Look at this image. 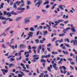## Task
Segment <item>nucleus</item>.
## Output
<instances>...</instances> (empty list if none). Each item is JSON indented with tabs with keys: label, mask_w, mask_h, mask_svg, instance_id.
Listing matches in <instances>:
<instances>
[{
	"label": "nucleus",
	"mask_w": 77,
	"mask_h": 77,
	"mask_svg": "<svg viewBox=\"0 0 77 77\" xmlns=\"http://www.w3.org/2000/svg\"><path fill=\"white\" fill-rule=\"evenodd\" d=\"M20 7L17 8V9L18 11H22V12H24V10H25V8H22V7L24 6V3L20 5Z\"/></svg>",
	"instance_id": "obj_2"
},
{
	"label": "nucleus",
	"mask_w": 77,
	"mask_h": 77,
	"mask_svg": "<svg viewBox=\"0 0 77 77\" xmlns=\"http://www.w3.org/2000/svg\"><path fill=\"white\" fill-rule=\"evenodd\" d=\"M2 23L3 24H5L6 23V21H2Z\"/></svg>",
	"instance_id": "obj_56"
},
{
	"label": "nucleus",
	"mask_w": 77,
	"mask_h": 77,
	"mask_svg": "<svg viewBox=\"0 0 77 77\" xmlns=\"http://www.w3.org/2000/svg\"><path fill=\"white\" fill-rule=\"evenodd\" d=\"M11 14V12H8L7 13V11H4V14L5 15H8L9 17H10L11 16V14Z\"/></svg>",
	"instance_id": "obj_4"
},
{
	"label": "nucleus",
	"mask_w": 77,
	"mask_h": 77,
	"mask_svg": "<svg viewBox=\"0 0 77 77\" xmlns=\"http://www.w3.org/2000/svg\"><path fill=\"white\" fill-rule=\"evenodd\" d=\"M43 28L44 29H47V27L45 26H43Z\"/></svg>",
	"instance_id": "obj_60"
},
{
	"label": "nucleus",
	"mask_w": 77,
	"mask_h": 77,
	"mask_svg": "<svg viewBox=\"0 0 77 77\" xmlns=\"http://www.w3.org/2000/svg\"><path fill=\"white\" fill-rule=\"evenodd\" d=\"M62 52L64 54H68V52L67 51H63Z\"/></svg>",
	"instance_id": "obj_12"
},
{
	"label": "nucleus",
	"mask_w": 77,
	"mask_h": 77,
	"mask_svg": "<svg viewBox=\"0 0 77 77\" xmlns=\"http://www.w3.org/2000/svg\"><path fill=\"white\" fill-rule=\"evenodd\" d=\"M38 50H41L42 49V47H41V45H39V47H38Z\"/></svg>",
	"instance_id": "obj_31"
},
{
	"label": "nucleus",
	"mask_w": 77,
	"mask_h": 77,
	"mask_svg": "<svg viewBox=\"0 0 77 77\" xmlns=\"http://www.w3.org/2000/svg\"><path fill=\"white\" fill-rule=\"evenodd\" d=\"M32 50H29V53H32Z\"/></svg>",
	"instance_id": "obj_63"
},
{
	"label": "nucleus",
	"mask_w": 77,
	"mask_h": 77,
	"mask_svg": "<svg viewBox=\"0 0 77 77\" xmlns=\"http://www.w3.org/2000/svg\"><path fill=\"white\" fill-rule=\"evenodd\" d=\"M65 45H66V47H68L69 48V47H70V46H69V45H67V44H66L65 43Z\"/></svg>",
	"instance_id": "obj_54"
},
{
	"label": "nucleus",
	"mask_w": 77,
	"mask_h": 77,
	"mask_svg": "<svg viewBox=\"0 0 77 77\" xmlns=\"http://www.w3.org/2000/svg\"><path fill=\"white\" fill-rule=\"evenodd\" d=\"M72 41L74 45H77V41L76 40H73Z\"/></svg>",
	"instance_id": "obj_7"
},
{
	"label": "nucleus",
	"mask_w": 77,
	"mask_h": 77,
	"mask_svg": "<svg viewBox=\"0 0 77 77\" xmlns=\"http://www.w3.org/2000/svg\"><path fill=\"white\" fill-rule=\"evenodd\" d=\"M33 33L32 32H29V33L28 34V35L30 37H32L33 35Z\"/></svg>",
	"instance_id": "obj_8"
},
{
	"label": "nucleus",
	"mask_w": 77,
	"mask_h": 77,
	"mask_svg": "<svg viewBox=\"0 0 77 77\" xmlns=\"http://www.w3.org/2000/svg\"><path fill=\"white\" fill-rule=\"evenodd\" d=\"M22 76H23V75L21 74H18V77H22Z\"/></svg>",
	"instance_id": "obj_49"
},
{
	"label": "nucleus",
	"mask_w": 77,
	"mask_h": 77,
	"mask_svg": "<svg viewBox=\"0 0 77 77\" xmlns=\"http://www.w3.org/2000/svg\"><path fill=\"white\" fill-rule=\"evenodd\" d=\"M47 48V49L48 50V51H49V52H50V51H51V50H50V48Z\"/></svg>",
	"instance_id": "obj_55"
},
{
	"label": "nucleus",
	"mask_w": 77,
	"mask_h": 77,
	"mask_svg": "<svg viewBox=\"0 0 77 77\" xmlns=\"http://www.w3.org/2000/svg\"><path fill=\"white\" fill-rule=\"evenodd\" d=\"M48 71H49L50 72H51V69L50 68V67H48Z\"/></svg>",
	"instance_id": "obj_45"
},
{
	"label": "nucleus",
	"mask_w": 77,
	"mask_h": 77,
	"mask_svg": "<svg viewBox=\"0 0 77 77\" xmlns=\"http://www.w3.org/2000/svg\"><path fill=\"white\" fill-rule=\"evenodd\" d=\"M58 42L59 43H60V42H62V41L63 40L62 39H61L60 40H58Z\"/></svg>",
	"instance_id": "obj_40"
},
{
	"label": "nucleus",
	"mask_w": 77,
	"mask_h": 77,
	"mask_svg": "<svg viewBox=\"0 0 77 77\" xmlns=\"http://www.w3.org/2000/svg\"><path fill=\"white\" fill-rule=\"evenodd\" d=\"M30 30L31 31H35V28H34L32 27H31L30 29Z\"/></svg>",
	"instance_id": "obj_16"
},
{
	"label": "nucleus",
	"mask_w": 77,
	"mask_h": 77,
	"mask_svg": "<svg viewBox=\"0 0 77 77\" xmlns=\"http://www.w3.org/2000/svg\"><path fill=\"white\" fill-rule=\"evenodd\" d=\"M2 48H6V46L3 44H2Z\"/></svg>",
	"instance_id": "obj_50"
},
{
	"label": "nucleus",
	"mask_w": 77,
	"mask_h": 77,
	"mask_svg": "<svg viewBox=\"0 0 77 77\" xmlns=\"http://www.w3.org/2000/svg\"><path fill=\"white\" fill-rule=\"evenodd\" d=\"M39 40L38 39H35V42H36V43L37 44H38L39 43Z\"/></svg>",
	"instance_id": "obj_21"
},
{
	"label": "nucleus",
	"mask_w": 77,
	"mask_h": 77,
	"mask_svg": "<svg viewBox=\"0 0 77 77\" xmlns=\"http://www.w3.org/2000/svg\"><path fill=\"white\" fill-rule=\"evenodd\" d=\"M50 5H46V9H48V8H50Z\"/></svg>",
	"instance_id": "obj_39"
},
{
	"label": "nucleus",
	"mask_w": 77,
	"mask_h": 77,
	"mask_svg": "<svg viewBox=\"0 0 77 77\" xmlns=\"http://www.w3.org/2000/svg\"><path fill=\"white\" fill-rule=\"evenodd\" d=\"M44 56L45 58H47V57H50V56H51L50 55V54H49L48 55H44Z\"/></svg>",
	"instance_id": "obj_11"
},
{
	"label": "nucleus",
	"mask_w": 77,
	"mask_h": 77,
	"mask_svg": "<svg viewBox=\"0 0 77 77\" xmlns=\"http://www.w3.org/2000/svg\"><path fill=\"white\" fill-rule=\"evenodd\" d=\"M29 60V58H26V59H25V60H26V61H28Z\"/></svg>",
	"instance_id": "obj_61"
},
{
	"label": "nucleus",
	"mask_w": 77,
	"mask_h": 77,
	"mask_svg": "<svg viewBox=\"0 0 77 77\" xmlns=\"http://www.w3.org/2000/svg\"><path fill=\"white\" fill-rule=\"evenodd\" d=\"M56 39V38L54 37L53 38V39L52 40V41H54L55 39Z\"/></svg>",
	"instance_id": "obj_58"
},
{
	"label": "nucleus",
	"mask_w": 77,
	"mask_h": 77,
	"mask_svg": "<svg viewBox=\"0 0 77 77\" xmlns=\"http://www.w3.org/2000/svg\"><path fill=\"white\" fill-rule=\"evenodd\" d=\"M71 27H72L71 30L73 32H75V28L73 27L72 25H71Z\"/></svg>",
	"instance_id": "obj_6"
},
{
	"label": "nucleus",
	"mask_w": 77,
	"mask_h": 77,
	"mask_svg": "<svg viewBox=\"0 0 77 77\" xmlns=\"http://www.w3.org/2000/svg\"><path fill=\"white\" fill-rule=\"evenodd\" d=\"M73 51L74 52H75V54L77 55V51L75 50V49H73Z\"/></svg>",
	"instance_id": "obj_22"
},
{
	"label": "nucleus",
	"mask_w": 77,
	"mask_h": 77,
	"mask_svg": "<svg viewBox=\"0 0 77 77\" xmlns=\"http://www.w3.org/2000/svg\"><path fill=\"white\" fill-rule=\"evenodd\" d=\"M20 47H21V48H23L26 47V46L24 45H20Z\"/></svg>",
	"instance_id": "obj_13"
},
{
	"label": "nucleus",
	"mask_w": 77,
	"mask_h": 77,
	"mask_svg": "<svg viewBox=\"0 0 77 77\" xmlns=\"http://www.w3.org/2000/svg\"><path fill=\"white\" fill-rule=\"evenodd\" d=\"M40 32V31H38L36 33V35L37 36H38V35H39V33Z\"/></svg>",
	"instance_id": "obj_48"
},
{
	"label": "nucleus",
	"mask_w": 77,
	"mask_h": 77,
	"mask_svg": "<svg viewBox=\"0 0 77 77\" xmlns=\"http://www.w3.org/2000/svg\"><path fill=\"white\" fill-rule=\"evenodd\" d=\"M67 60H69V61H70V62H71V61L72 60V59H71L70 58H67Z\"/></svg>",
	"instance_id": "obj_44"
},
{
	"label": "nucleus",
	"mask_w": 77,
	"mask_h": 77,
	"mask_svg": "<svg viewBox=\"0 0 77 77\" xmlns=\"http://www.w3.org/2000/svg\"><path fill=\"white\" fill-rule=\"evenodd\" d=\"M21 56H20L19 58H17L16 60H20V59H21Z\"/></svg>",
	"instance_id": "obj_38"
},
{
	"label": "nucleus",
	"mask_w": 77,
	"mask_h": 77,
	"mask_svg": "<svg viewBox=\"0 0 77 77\" xmlns=\"http://www.w3.org/2000/svg\"><path fill=\"white\" fill-rule=\"evenodd\" d=\"M60 26H65V25L63 23H61L60 24Z\"/></svg>",
	"instance_id": "obj_57"
},
{
	"label": "nucleus",
	"mask_w": 77,
	"mask_h": 77,
	"mask_svg": "<svg viewBox=\"0 0 77 77\" xmlns=\"http://www.w3.org/2000/svg\"><path fill=\"white\" fill-rule=\"evenodd\" d=\"M58 53V52H54V51H53L52 53V54H57Z\"/></svg>",
	"instance_id": "obj_19"
},
{
	"label": "nucleus",
	"mask_w": 77,
	"mask_h": 77,
	"mask_svg": "<svg viewBox=\"0 0 77 77\" xmlns=\"http://www.w3.org/2000/svg\"><path fill=\"white\" fill-rule=\"evenodd\" d=\"M62 6H64V8H65L66 7L64 5H61L58 6V8L61 9L62 8Z\"/></svg>",
	"instance_id": "obj_27"
},
{
	"label": "nucleus",
	"mask_w": 77,
	"mask_h": 77,
	"mask_svg": "<svg viewBox=\"0 0 77 77\" xmlns=\"http://www.w3.org/2000/svg\"><path fill=\"white\" fill-rule=\"evenodd\" d=\"M13 8H15L16 9V8H17V5H16L15 4H14Z\"/></svg>",
	"instance_id": "obj_33"
},
{
	"label": "nucleus",
	"mask_w": 77,
	"mask_h": 77,
	"mask_svg": "<svg viewBox=\"0 0 77 77\" xmlns=\"http://www.w3.org/2000/svg\"><path fill=\"white\" fill-rule=\"evenodd\" d=\"M24 29L26 31H29V27L25 28H24Z\"/></svg>",
	"instance_id": "obj_37"
},
{
	"label": "nucleus",
	"mask_w": 77,
	"mask_h": 77,
	"mask_svg": "<svg viewBox=\"0 0 77 77\" xmlns=\"http://www.w3.org/2000/svg\"><path fill=\"white\" fill-rule=\"evenodd\" d=\"M27 4L29 5H30V1H27Z\"/></svg>",
	"instance_id": "obj_34"
},
{
	"label": "nucleus",
	"mask_w": 77,
	"mask_h": 77,
	"mask_svg": "<svg viewBox=\"0 0 77 77\" xmlns=\"http://www.w3.org/2000/svg\"><path fill=\"white\" fill-rule=\"evenodd\" d=\"M70 56H73V59H75V56H74V55H73L72 53H70Z\"/></svg>",
	"instance_id": "obj_24"
},
{
	"label": "nucleus",
	"mask_w": 77,
	"mask_h": 77,
	"mask_svg": "<svg viewBox=\"0 0 77 77\" xmlns=\"http://www.w3.org/2000/svg\"><path fill=\"white\" fill-rule=\"evenodd\" d=\"M69 22V20H66L64 21V24H67V23H68Z\"/></svg>",
	"instance_id": "obj_41"
},
{
	"label": "nucleus",
	"mask_w": 77,
	"mask_h": 77,
	"mask_svg": "<svg viewBox=\"0 0 77 77\" xmlns=\"http://www.w3.org/2000/svg\"><path fill=\"white\" fill-rule=\"evenodd\" d=\"M70 68H71V69H74V67H72V66H70Z\"/></svg>",
	"instance_id": "obj_62"
},
{
	"label": "nucleus",
	"mask_w": 77,
	"mask_h": 77,
	"mask_svg": "<svg viewBox=\"0 0 77 77\" xmlns=\"http://www.w3.org/2000/svg\"><path fill=\"white\" fill-rule=\"evenodd\" d=\"M37 1H38V2L35 4V5L36 6H37L38 4V8H39V6L41 5V2H42V1L41 0H34V3H35Z\"/></svg>",
	"instance_id": "obj_1"
},
{
	"label": "nucleus",
	"mask_w": 77,
	"mask_h": 77,
	"mask_svg": "<svg viewBox=\"0 0 77 77\" xmlns=\"http://www.w3.org/2000/svg\"><path fill=\"white\" fill-rule=\"evenodd\" d=\"M40 18L41 17L39 16H37L36 20H38V19H39V18Z\"/></svg>",
	"instance_id": "obj_52"
},
{
	"label": "nucleus",
	"mask_w": 77,
	"mask_h": 77,
	"mask_svg": "<svg viewBox=\"0 0 77 77\" xmlns=\"http://www.w3.org/2000/svg\"><path fill=\"white\" fill-rule=\"evenodd\" d=\"M14 11H12L11 12L13 14V15H17V13H16V12H14Z\"/></svg>",
	"instance_id": "obj_36"
},
{
	"label": "nucleus",
	"mask_w": 77,
	"mask_h": 77,
	"mask_svg": "<svg viewBox=\"0 0 77 77\" xmlns=\"http://www.w3.org/2000/svg\"><path fill=\"white\" fill-rule=\"evenodd\" d=\"M32 50V47L31 46L29 45L28 46V50Z\"/></svg>",
	"instance_id": "obj_43"
},
{
	"label": "nucleus",
	"mask_w": 77,
	"mask_h": 77,
	"mask_svg": "<svg viewBox=\"0 0 77 77\" xmlns=\"http://www.w3.org/2000/svg\"><path fill=\"white\" fill-rule=\"evenodd\" d=\"M1 71H2L3 74V75H5V74H6V73L5 72V69H2Z\"/></svg>",
	"instance_id": "obj_25"
},
{
	"label": "nucleus",
	"mask_w": 77,
	"mask_h": 77,
	"mask_svg": "<svg viewBox=\"0 0 77 77\" xmlns=\"http://www.w3.org/2000/svg\"><path fill=\"white\" fill-rule=\"evenodd\" d=\"M49 3V2L48 1H46L44 3H43V5H47Z\"/></svg>",
	"instance_id": "obj_20"
},
{
	"label": "nucleus",
	"mask_w": 77,
	"mask_h": 77,
	"mask_svg": "<svg viewBox=\"0 0 77 77\" xmlns=\"http://www.w3.org/2000/svg\"><path fill=\"white\" fill-rule=\"evenodd\" d=\"M38 56H39V55H34L33 56V57H37Z\"/></svg>",
	"instance_id": "obj_53"
},
{
	"label": "nucleus",
	"mask_w": 77,
	"mask_h": 77,
	"mask_svg": "<svg viewBox=\"0 0 77 77\" xmlns=\"http://www.w3.org/2000/svg\"><path fill=\"white\" fill-rule=\"evenodd\" d=\"M15 66V65L12 64V63L10 64L9 65L10 68H11V66Z\"/></svg>",
	"instance_id": "obj_26"
},
{
	"label": "nucleus",
	"mask_w": 77,
	"mask_h": 77,
	"mask_svg": "<svg viewBox=\"0 0 77 77\" xmlns=\"http://www.w3.org/2000/svg\"><path fill=\"white\" fill-rule=\"evenodd\" d=\"M39 42L40 44H43L44 43L43 40H40L39 41Z\"/></svg>",
	"instance_id": "obj_35"
},
{
	"label": "nucleus",
	"mask_w": 77,
	"mask_h": 77,
	"mask_svg": "<svg viewBox=\"0 0 77 77\" xmlns=\"http://www.w3.org/2000/svg\"><path fill=\"white\" fill-rule=\"evenodd\" d=\"M43 35H46L48 33V32L47 31H43Z\"/></svg>",
	"instance_id": "obj_18"
},
{
	"label": "nucleus",
	"mask_w": 77,
	"mask_h": 77,
	"mask_svg": "<svg viewBox=\"0 0 77 77\" xmlns=\"http://www.w3.org/2000/svg\"><path fill=\"white\" fill-rule=\"evenodd\" d=\"M51 46V44L50 43H49V44H48L47 45V46L48 47H49Z\"/></svg>",
	"instance_id": "obj_42"
},
{
	"label": "nucleus",
	"mask_w": 77,
	"mask_h": 77,
	"mask_svg": "<svg viewBox=\"0 0 77 77\" xmlns=\"http://www.w3.org/2000/svg\"><path fill=\"white\" fill-rule=\"evenodd\" d=\"M29 17H27L25 18L24 19V23L25 24H27V23H29V22H30V20L29 19Z\"/></svg>",
	"instance_id": "obj_3"
},
{
	"label": "nucleus",
	"mask_w": 77,
	"mask_h": 77,
	"mask_svg": "<svg viewBox=\"0 0 77 77\" xmlns=\"http://www.w3.org/2000/svg\"><path fill=\"white\" fill-rule=\"evenodd\" d=\"M43 29V26H40L38 28V29Z\"/></svg>",
	"instance_id": "obj_29"
},
{
	"label": "nucleus",
	"mask_w": 77,
	"mask_h": 77,
	"mask_svg": "<svg viewBox=\"0 0 77 77\" xmlns=\"http://www.w3.org/2000/svg\"><path fill=\"white\" fill-rule=\"evenodd\" d=\"M62 67L65 70H66V68L65 66H63Z\"/></svg>",
	"instance_id": "obj_59"
},
{
	"label": "nucleus",
	"mask_w": 77,
	"mask_h": 77,
	"mask_svg": "<svg viewBox=\"0 0 77 77\" xmlns=\"http://www.w3.org/2000/svg\"><path fill=\"white\" fill-rule=\"evenodd\" d=\"M4 5V3L2 2V3H1L0 5V9H3V5Z\"/></svg>",
	"instance_id": "obj_9"
},
{
	"label": "nucleus",
	"mask_w": 77,
	"mask_h": 77,
	"mask_svg": "<svg viewBox=\"0 0 77 77\" xmlns=\"http://www.w3.org/2000/svg\"><path fill=\"white\" fill-rule=\"evenodd\" d=\"M76 57V59H75L76 61V62H77V55H76L75 56Z\"/></svg>",
	"instance_id": "obj_64"
},
{
	"label": "nucleus",
	"mask_w": 77,
	"mask_h": 77,
	"mask_svg": "<svg viewBox=\"0 0 77 77\" xmlns=\"http://www.w3.org/2000/svg\"><path fill=\"white\" fill-rule=\"evenodd\" d=\"M69 29H71V28H67L66 29H65V30H66V32H68V30H69Z\"/></svg>",
	"instance_id": "obj_30"
},
{
	"label": "nucleus",
	"mask_w": 77,
	"mask_h": 77,
	"mask_svg": "<svg viewBox=\"0 0 77 77\" xmlns=\"http://www.w3.org/2000/svg\"><path fill=\"white\" fill-rule=\"evenodd\" d=\"M64 35H65V34L63 33V34H59L58 35V36H63Z\"/></svg>",
	"instance_id": "obj_23"
},
{
	"label": "nucleus",
	"mask_w": 77,
	"mask_h": 77,
	"mask_svg": "<svg viewBox=\"0 0 77 77\" xmlns=\"http://www.w3.org/2000/svg\"><path fill=\"white\" fill-rule=\"evenodd\" d=\"M40 60L41 61V62H43V65L44 67H45V63L44 62H46V61L44 59Z\"/></svg>",
	"instance_id": "obj_5"
},
{
	"label": "nucleus",
	"mask_w": 77,
	"mask_h": 77,
	"mask_svg": "<svg viewBox=\"0 0 77 77\" xmlns=\"http://www.w3.org/2000/svg\"><path fill=\"white\" fill-rule=\"evenodd\" d=\"M54 23H55V24H54L56 26H57V23H58L57 21L54 22Z\"/></svg>",
	"instance_id": "obj_47"
},
{
	"label": "nucleus",
	"mask_w": 77,
	"mask_h": 77,
	"mask_svg": "<svg viewBox=\"0 0 77 77\" xmlns=\"http://www.w3.org/2000/svg\"><path fill=\"white\" fill-rule=\"evenodd\" d=\"M8 20L9 21H13V20H12V19H11L9 17H7V19H6V20Z\"/></svg>",
	"instance_id": "obj_14"
},
{
	"label": "nucleus",
	"mask_w": 77,
	"mask_h": 77,
	"mask_svg": "<svg viewBox=\"0 0 77 77\" xmlns=\"http://www.w3.org/2000/svg\"><path fill=\"white\" fill-rule=\"evenodd\" d=\"M15 59L11 58L10 59V62H12V61H14Z\"/></svg>",
	"instance_id": "obj_28"
},
{
	"label": "nucleus",
	"mask_w": 77,
	"mask_h": 77,
	"mask_svg": "<svg viewBox=\"0 0 77 77\" xmlns=\"http://www.w3.org/2000/svg\"><path fill=\"white\" fill-rule=\"evenodd\" d=\"M46 26H47V27H48L49 29H51V27H50V26L48 25V24H46Z\"/></svg>",
	"instance_id": "obj_46"
},
{
	"label": "nucleus",
	"mask_w": 77,
	"mask_h": 77,
	"mask_svg": "<svg viewBox=\"0 0 77 77\" xmlns=\"http://www.w3.org/2000/svg\"><path fill=\"white\" fill-rule=\"evenodd\" d=\"M57 65L56 64V63H54V65L53 66L54 68H56V67Z\"/></svg>",
	"instance_id": "obj_51"
},
{
	"label": "nucleus",
	"mask_w": 77,
	"mask_h": 77,
	"mask_svg": "<svg viewBox=\"0 0 77 77\" xmlns=\"http://www.w3.org/2000/svg\"><path fill=\"white\" fill-rule=\"evenodd\" d=\"M22 18L21 17H18L16 19V21H18L19 20H21V19Z\"/></svg>",
	"instance_id": "obj_17"
},
{
	"label": "nucleus",
	"mask_w": 77,
	"mask_h": 77,
	"mask_svg": "<svg viewBox=\"0 0 77 77\" xmlns=\"http://www.w3.org/2000/svg\"><path fill=\"white\" fill-rule=\"evenodd\" d=\"M6 17H4L3 16H0V19L1 20H6Z\"/></svg>",
	"instance_id": "obj_10"
},
{
	"label": "nucleus",
	"mask_w": 77,
	"mask_h": 77,
	"mask_svg": "<svg viewBox=\"0 0 77 77\" xmlns=\"http://www.w3.org/2000/svg\"><path fill=\"white\" fill-rule=\"evenodd\" d=\"M70 63L71 64V65H75V63L74 62H70Z\"/></svg>",
	"instance_id": "obj_32"
},
{
	"label": "nucleus",
	"mask_w": 77,
	"mask_h": 77,
	"mask_svg": "<svg viewBox=\"0 0 77 77\" xmlns=\"http://www.w3.org/2000/svg\"><path fill=\"white\" fill-rule=\"evenodd\" d=\"M64 20L63 19H60L57 20L58 23H60V22H63Z\"/></svg>",
	"instance_id": "obj_15"
}]
</instances>
